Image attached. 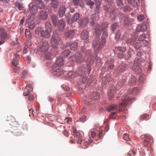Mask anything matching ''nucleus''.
Masks as SVG:
<instances>
[{"label":"nucleus","mask_w":156,"mask_h":156,"mask_svg":"<svg viewBox=\"0 0 156 156\" xmlns=\"http://www.w3.org/2000/svg\"><path fill=\"white\" fill-rule=\"evenodd\" d=\"M0 35H1L2 37L3 38H4L6 37L7 36V33L4 31L2 29V31L1 32Z\"/></svg>","instance_id":"obj_54"},{"label":"nucleus","mask_w":156,"mask_h":156,"mask_svg":"<svg viewBox=\"0 0 156 156\" xmlns=\"http://www.w3.org/2000/svg\"><path fill=\"white\" fill-rule=\"evenodd\" d=\"M129 4H131L134 7H137L138 4L135 0H126Z\"/></svg>","instance_id":"obj_38"},{"label":"nucleus","mask_w":156,"mask_h":156,"mask_svg":"<svg viewBox=\"0 0 156 156\" xmlns=\"http://www.w3.org/2000/svg\"><path fill=\"white\" fill-rule=\"evenodd\" d=\"M81 50L83 52L85 53L86 57L87 58V60L85 59L86 61L89 62L90 64H92L94 62V60L96 57V56H94L93 55H91V51L90 50H87L86 47L84 46L81 47Z\"/></svg>","instance_id":"obj_7"},{"label":"nucleus","mask_w":156,"mask_h":156,"mask_svg":"<svg viewBox=\"0 0 156 156\" xmlns=\"http://www.w3.org/2000/svg\"><path fill=\"white\" fill-rule=\"evenodd\" d=\"M65 59H64L63 57H58L57 58L55 62V64L52 67V69L54 72L57 73L56 75L60 76L64 73L62 69L60 67L64 65L65 62Z\"/></svg>","instance_id":"obj_3"},{"label":"nucleus","mask_w":156,"mask_h":156,"mask_svg":"<svg viewBox=\"0 0 156 156\" xmlns=\"http://www.w3.org/2000/svg\"><path fill=\"white\" fill-rule=\"evenodd\" d=\"M116 112H115L111 113L109 116L110 118L112 119H114L117 116L116 114Z\"/></svg>","instance_id":"obj_51"},{"label":"nucleus","mask_w":156,"mask_h":156,"mask_svg":"<svg viewBox=\"0 0 156 156\" xmlns=\"http://www.w3.org/2000/svg\"><path fill=\"white\" fill-rule=\"evenodd\" d=\"M126 48L124 47H117L115 48L114 49V53L115 55H117L119 58H121L124 56V58L126 60L129 59L131 57V54L133 50L130 49L125 55L123 52L126 50Z\"/></svg>","instance_id":"obj_2"},{"label":"nucleus","mask_w":156,"mask_h":156,"mask_svg":"<svg viewBox=\"0 0 156 156\" xmlns=\"http://www.w3.org/2000/svg\"><path fill=\"white\" fill-rule=\"evenodd\" d=\"M45 27L46 30H48L49 32H51L52 31V25L50 21H47L45 23Z\"/></svg>","instance_id":"obj_29"},{"label":"nucleus","mask_w":156,"mask_h":156,"mask_svg":"<svg viewBox=\"0 0 156 156\" xmlns=\"http://www.w3.org/2000/svg\"><path fill=\"white\" fill-rule=\"evenodd\" d=\"M86 83L88 85L90 84L91 83V81L88 79L86 76H83L82 77V80H80V83Z\"/></svg>","instance_id":"obj_36"},{"label":"nucleus","mask_w":156,"mask_h":156,"mask_svg":"<svg viewBox=\"0 0 156 156\" xmlns=\"http://www.w3.org/2000/svg\"><path fill=\"white\" fill-rule=\"evenodd\" d=\"M51 5L53 9H57L59 5V2L57 0H51Z\"/></svg>","instance_id":"obj_32"},{"label":"nucleus","mask_w":156,"mask_h":156,"mask_svg":"<svg viewBox=\"0 0 156 156\" xmlns=\"http://www.w3.org/2000/svg\"><path fill=\"white\" fill-rule=\"evenodd\" d=\"M65 127L61 125L57 127V129L59 131L63 130L64 129H65Z\"/></svg>","instance_id":"obj_63"},{"label":"nucleus","mask_w":156,"mask_h":156,"mask_svg":"<svg viewBox=\"0 0 156 156\" xmlns=\"http://www.w3.org/2000/svg\"><path fill=\"white\" fill-rule=\"evenodd\" d=\"M75 34V32L74 30H70L66 33L65 36L67 38H73Z\"/></svg>","instance_id":"obj_31"},{"label":"nucleus","mask_w":156,"mask_h":156,"mask_svg":"<svg viewBox=\"0 0 156 156\" xmlns=\"http://www.w3.org/2000/svg\"><path fill=\"white\" fill-rule=\"evenodd\" d=\"M84 58L82 54L79 52H76L75 56L74 57L72 56L69 58V61L71 62V64L72 63L76 61L78 63H81L84 60Z\"/></svg>","instance_id":"obj_10"},{"label":"nucleus","mask_w":156,"mask_h":156,"mask_svg":"<svg viewBox=\"0 0 156 156\" xmlns=\"http://www.w3.org/2000/svg\"><path fill=\"white\" fill-rule=\"evenodd\" d=\"M35 33L36 34L40 35L43 38H47L50 37L51 32L48 30H44L43 27H39L36 29Z\"/></svg>","instance_id":"obj_6"},{"label":"nucleus","mask_w":156,"mask_h":156,"mask_svg":"<svg viewBox=\"0 0 156 156\" xmlns=\"http://www.w3.org/2000/svg\"><path fill=\"white\" fill-rule=\"evenodd\" d=\"M15 5L19 10H23V5L21 4H20L18 2H16L15 3Z\"/></svg>","instance_id":"obj_46"},{"label":"nucleus","mask_w":156,"mask_h":156,"mask_svg":"<svg viewBox=\"0 0 156 156\" xmlns=\"http://www.w3.org/2000/svg\"><path fill=\"white\" fill-rule=\"evenodd\" d=\"M127 79L125 76H123L122 80L119 81L117 83L116 87L119 88L122 87L126 81Z\"/></svg>","instance_id":"obj_30"},{"label":"nucleus","mask_w":156,"mask_h":156,"mask_svg":"<svg viewBox=\"0 0 156 156\" xmlns=\"http://www.w3.org/2000/svg\"><path fill=\"white\" fill-rule=\"evenodd\" d=\"M34 2L37 7L39 9H42L44 8V3L41 0H35Z\"/></svg>","instance_id":"obj_24"},{"label":"nucleus","mask_w":156,"mask_h":156,"mask_svg":"<svg viewBox=\"0 0 156 156\" xmlns=\"http://www.w3.org/2000/svg\"><path fill=\"white\" fill-rule=\"evenodd\" d=\"M12 132L14 133V135L16 136H20L22 134V133L20 131V129L14 130Z\"/></svg>","instance_id":"obj_50"},{"label":"nucleus","mask_w":156,"mask_h":156,"mask_svg":"<svg viewBox=\"0 0 156 156\" xmlns=\"http://www.w3.org/2000/svg\"><path fill=\"white\" fill-rule=\"evenodd\" d=\"M73 134L75 136L74 139H70L69 140V142L72 144L75 143V140H77V143L79 144H81L83 140V139L82 137V135L80 134V133L76 132V129L75 128L73 129Z\"/></svg>","instance_id":"obj_9"},{"label":"nucleus","mask_w":156,"mask_h":156,"mask_svg":"<svg viewBox=\"0 0 156 156\" xmlns=\"http://www.w3.org/2000/svg\"><path fill=\"white\" fill-rule=\"evenodd\" d=\"M20 124L18 122H14L12 123V125L14 127V130H19V129L17 128V127H19V126L20 125Z\"/></svg>","instance_id":"obj_45"},{"label":"nucleus","mask_w":156,"mask_h":156,"mask_svg":"<svg viewBox=\"0 0 156 156\" xmlns=\"http://www.w3.org/2000/svg\"><path fill=\"white\" fill-rule=\"evenodd\" d=\"M83 0H73V2L75 5H81L83 3Z\"/></svg>","instance_id":"obj_43"},{"label":"nucleus","mask_w":156,"mask_h":156,"mask_svg":"<svg viewBox=\"0 0 156 156\" xmlns=\"http://www.w3.org/2000/svg\"><path fill=\"white\" fill-rule=\"evenodd\" d=\"M72 121V119L69 117H67L65 119V122L67 123H69Z\"/></svg>","instance_id":"obj_62"},{"label":"nucleus","mask_w":156,"mask_h":156,"mask_svg":"<svg viewBox=\"0 0 156 156\" xmlns=\"http://www.w3.org/2000/svg\"><path fill=\"white\" fill-rule=\"evenodd\" d=\"M108 25L107 23H102L101 26L98 24L96 25L94 32L98 37L101 35L102 31L104 30L106 28Z\"/></svg>","instance_id":"obj_11"},{"label":"nucleus","mask_w":156,"mask_h":156,"mask_svg":"<svg viewBox=\"0 0 156 156\" xmlns=\"http://www.w3.org/2000/svg\"><path fill=\"white\" fill-rule=\"evenodd\" d=\"M147 28V25L144 24H142L140 27V30L141 31H143L146 30Z\"/></svg>","instance_id":"obj_52"},{"label":"nucleus","mask_w":156,"mask_h":156,"mask_svg":"<svg viewBox=\"0 0 156 156\" xmlns=\"http://www.w3.org/2000/svg\"><path fill=\"white\" fill-rule=\"evenodd\" d=\"M102 131L98 132V131L95 130V131H90V134L91 136L94 138L95 140H97V137L98 139H100L101 138V135L102 134Z\"/></svg>","instance_id":"obj_16"},{"label":"nucleus","mask_w":156,"mask_h":156,"mask_svg":"<svg viewBox=\"0 0 156 156\" xmlns=\"http://www.w3.org/2000/svg\"><path fill=\"white\" fill-rule=\"evenodd\" d=\"M117 5L119 6H122L123 5L122 0H116Z\"/></svg>","instance_id":"obj_55"},{"label":"nucleus","mask_w":156,"mask_h":156,"mask_svg":"<svg viewBox=\"0 0 156 156\" xmlns=\"http://www.w3.org/2000/svg\"><path fill=\"white\" fill-rule=\"evenodd\" d=\"M88 19L87 18L83 19H80L79 20V24L82 27H84L88 22Z\"/></svg>","instance_id":"obj_26"},{"label":"nucleus","mask_w":156,"mask_h":156,"mask_svg":"<svg viewBox=\"0 0 156 156\" xmlns=\"http://www.w3.org/2000/svg\"><path fill=\"white\" fill-rule=\"evenodd\" d=\"M15 57L14 58L12 61V67L15 72H17V71L19 69V67L17 66L18 64V58L19 57V55L18 54H15Z\"/></svg>","instance_id":"obj_13"},{"label":"nucleus","mask_w":156,"mask_h":156,"mask_svg":"<svg viewBox=\"0 0 156 156\" xmlns=\"http://www.w3.org/2000/svg\"><path fill=\"white\" fill-rule=\"evenodd\" d=\"M138 41H137L135 43H134L133 44L134 48L136 49H138L142 45V42L140 41L138 42Z\"/></svg>","instance_id":"obj_44"},{"label":"nucleus","mask_w":156,"mask_h":156,"mask_svg":"<svg viewBox=\"0 0 156 156\" xmlns=\"http://www.w3.org/2000/svg\"><path fill=\"white\" fill-rule=\"evenodd\" d=\"M66 49L62 53L63 58H66L69 55L70 53H71V52L69 51V48H66Z\"/></svg>","instance_id":"obj_39"},{"label":"nucleus","mask_w":156,"mask_h":156,"mask_svg":"<svg viewBox=\"0 0 156 156\" xmlns=\"http://www.w3.org/2000/svg\"><path fill=\"white\" fill-rule=\"evenodd\" d=\"M149 118V116L147 114H144L141 116L140 120L141 121L147 120H148Z\"/></svg>","instance_id":"obj_41"},{"label":"nucleus","mask_w":156,"mask_h":156,"mask_svg":"<svg viewBox=\"0 0 156 156\" xmlns=\"http://www.w3.org/2000/svg\"><path fill=\"white\" fill-rule=\"evenodd\" d=\"M51 20L53 25L56 26L57 25V17L55 15H53L51 17Z\"/></svg>","instance_id":"obj_34"},{"label":"nucleus","mask_w":156,"mask_h":156,"mask_svg":"<svg viewBox=\"0 0 156 156\" xmlns=\"http://www.w3.org/2000/svg\"><path fill=\"white\" fill-rule=\"evenodd\" d=\"M145 80V76L144 75H141L140 77L139 80L140 82H142Z\"/></svg>","instance_id":"obj_59"},{"label":"nucleus","mask_w":156,"mask_h":156,"mask_svg":"<svg viewBox=\"0 0 156 156\" xmlns=\"http://www.w3.org/2000/svg\"><path fill=\"white\" fill-rule=\"evenodd\" d=\"M29 7V12L31 14H34L37 12V8L35 5L30 3Z\"/></svg>","instance_id":"obj_21"},{"label":"nucleus","mask_w":156,"mask_h":156,"mask_svg":"<svg viewBox=\"0 0 156 156\" xmlns=\"http://www.w3.org/2000/svg\"><path fill=\"white\" fill-rule=\"evenodd\" d=\"M96 3V8L97 9H98L101 5V0H94Z\"/></svg>","instance_id":"obj_58"},{"label":"nucleus","mask_w":156,"mask_h":156,"mask_svg":"<svg viewBox=\"0 0 156 156\" xmlns=\"http://www.w3.org/2000/svg\"><path fill=\"white\" fill-rule=\"evenodd\" d=\"M138 35L136 34L134 35H132L131 37H129L126 39V42L127 44L133 45Z\"/></svg>","instance_id":"obj_18"},{"label":"nucleus","mask_w":156,"mask_h":156,"mask_svg":"<svg viewBox=\"0 0 156 156\" xmlns=\"http://www.w3.org/2000/svg\"><path fill=\"white\" fill-rule=\"evenodd\" d=\"M87 69L84 67L81 66L79 68L77 72H75L70 71L68 73V76L69 78H73L77 75L81 76H83L87 74Z\"/></svg>","instance_id":"obj_5"},{"label":"nucleus","mask_w":156,"mask_h":156,"mask_svg":"<svg viewBox=\"0 0 156 156\" xmlns=\"http://www.w3.org/2000/svg\"><path fill=\"white\" fill-rule=\"evenodd\" d=\"M112 14H113L114 17L116 16L117 15H118L119 13V10L115 8L112 9Z\"/></svg>","instance_id":"obj_47"},{"label":"nucleus","mask_w":156,"mask_h":156,"mask_svg":"<svg viewBox=\"0 0 156 156\" xmlns=\"http://www.w3.org/2000/svg\"><path fill=\"white\" fill-rule=\"evenodd\" d=\"M50 45L48 42L44 41L38 43V50L39 51L45 52L47 51L49 48Z\"/></svg>","instance_id":"obj_12"},{"label":"nucleus","mask_w":156,"mask_h":156,"mask_svg":"<svg viewBox=\"0 0 156 156\" xmlns=\"http://www.w3.org/2000/svg\"><path fill=\"white\" fill-rule=\"evenodd\" d=\"M80 17V14L79 13H76L71 18L69 19L68 20V23L69 24H72L73 23L77 21Z\"/></svg>","instance_id":"obj_20"},{"label":"nucleus","mask_w":156,"mask_h":156,"mask_svg":"<svg viewBox=\"0 0 156 156\" xmlns=\"http://www.w3.org/2000/svg\"><path fill=\"white\" fill-rule=\"evenodd\" d=\"M66 9L65 6L61 5L60 6L58 13L60 17H62L63 16L65 13Z\"/></svg>","instance_id":"obj_25"},{"label":"nucleus","mask_w":156,"mask_h":156,"mask_svg":"<svg viewBox=\"0 0 156 156\" xmlns=\"http://www.w3.org/2000/svg\"><path fill=\"white\" fill-rule=\"evenodd\" d=\"M124 24L125 25H129L130 24V22L129 19L126 18L124 20Z\"/></svg>","instance_id":"obj_64"},{"label":"nucleus","mask_w":156,"mask_h":156,"mask_svg":"<svg viewBox=\"0 0 156 156\" xmlns=\"http://www.w3.org/2000/svg\"><path fill=\"white\" fill-rule=\"evenodd\" d=\"M57 52L58 48L57 47H55V48H53L51 53H48L46 55L45 58L48 59H50L53 58Z\"/></svg>","instance_id":"obj_15"},{"label":"nucleus","mask_w":156,"mask_h":156,"mask_svg":"<svg viewBox=\"0 0 156 156\" xmlns=\"http://www.w3.org/2000/svg\"><path fill=\"white\" fill-rule=\"evenodd\" d=\"M126 103H125L123 101L122 103H120L119 105V108H118L117 106L115 104H112L106 106V109L108 112L114 111L115 112H118L120 111L122 108V106H126Z\"/></svg>","instance_id":"obj_8"},{"label":"nucleus","mask_w":156,"mask_h":156,"mask_svg":"<svg viewBox=\"0 0 156 156\" xmlns=\"http://www.w3.org/2000/svg\"><path fill=\"white\" fill-rule=\"evenodd\" d=\"M113 60L112 58H108L106 62V64L108 65V69H111L114 67V65L113 64Z\"/></svg>","instance_id":"obj_28"},{"label":"nucleus","mask_w":156,"mask_h":156,"mask_svg":"<svg viewBox=\"0 0 156 156\" xmlns=\"http://www.w3.org/2000/svg\"><path fill=\"white\" fill-rule=\"evenodd\" d=\"M48 16V14L45 10H41L39 13V18L42 20H46Z\"/></svg>","instance_id":"obj_22"},{"label":"nucleus","mask_w":156,"mask_h":156,"mask_svg":"<svg viewBox=\"0 0 156 156\" xmlns=\"http://www.w3.org/2000/svg\"><path fill=\"white\" fill-rule=\"evenodd\" d=\"M139 90V88L138 87H136L133 88L129 89V93H130V94H136L138 92Z\"/></svg>","instance_id":"obj_40"},{"label":"nucleus","mask_w":156,"mask_h":156,"mask_svg":"<svg viewBox=\"0 0 156 156\" xmlns=\"http://www.w3.org/2000/svg\"><path fill=\"white\" fill-rule=\"evenodd\" d=\"M65 21L62 19H61L57 23L58 28L60 31H62L65 26Z\"/></svg>","instance_id":"obj_23"},{"label":"nucleus","mask_w":156,"mask_h":156,"mask_svg":"<svg viewBox=\"0 0 156 156\" xmlns=\"http://www.w3.org/2000/svg\"><path fill=\"white\" fill-rule=\"evenodd\" d=\"M99 94L97 92H95L92 93L90 95L89 98L88 99L87 98L85 99V100L87 102V105H90L92 103H90L91 101H90V100H98L99 99Z\"/></svg>","instance_id":"obj_14"},{"label":"nucleus","mask_w":156,"mask_h":156,"mask_svg":"<svg viewBox=\"0 0 156 156\" xmlns=\"http://www.w3.org/2000/svg\"><path fill=\"white\" fill-rule=\"evenodd\" d=\"M136 79L134 76H131L129 81V83L130 85H133L136 82Z\"/></svg>","instance_id":"obj_35"},{"label":"nucleus","mask_w":156,"mask_h":156,"mask_svg":"<svg viewBox=\"0 0 156 156\" xmlns=\"http://www.w3.org/2000/svg\"><path fill=\"white\" fill-rule=\"evenodd\" d=\"M127 64L125 63H122L117 68V70L119 72H122L127 69Z\"/></svg>","instance_id":"obj_27"},{"label":"nucleus","mask_w":156,"mask_h":156,"mask_svg":"<svg viewBox=\"0 0 156 156\" xmlns=\"http://www.w3.org/2000/svg\"><path fill=\"white\" fill-rule=\"evenodd\" d=\"M50 42L53 48H54L55 47H56L55 45H59L62 44V40L57 31H53L51 38Z\"/></svg>","instance_id":"obj_4"},{"label":"nucleus","mask_w":156,"mask_h":156,"mask_svg":"<svg viewBox=\"0 0 156 156\" xmlns=\"http://www.w3.org/2000/svg\"><path fill=\"white\" fill-rule=\"evenodd\" d=\"M122 9L124 12H126L129 11L130 8L129 6L126 5L123 7Z\"/></svg>","instance_id":"obj_60"},{"label":"nucleus","mask_w":156,"mask_h":156,"mask_svg":"<svg viewBox=\"0 0 156 156\" xmlns=\"http://www.w3.org/2000/svg\"><path fill=\"white\" fill-rule=\"evenodd\" d=\"M115 90L114 89L109 90L108 91V98L109 100L112 99L114 97Z\"/></svg>","instance_id":"obj_37"},{"label":"nucleus","mask_w":156,"mask_h":156,"mask_svg":"<svg viewBox=\"0 0 156 156\" xmlns=\"http://www.w3.org/2000/svg\"><path fill=\"white\" fill-rule=\"evenodd\" d=\"M77 44L76 42H74L71 44L70 42H68L66 44V48H69L71 51H74L77 50Z\"/></svg>","instance_id":"obj_17"},{"label":"nucleus","mask_w":156,"mask_h":156,"mask_svg":"<svg viewBox=\"0 0 156 156\" xmlns=\"http://www.w3.org/2000/svg\"><path fill=\"white\" fill-rule=\"evenodd\" d=\"M121 34V33L120 31V30L118 31L116 34L115 38L116 40H118L120 37Z\"/></svg>","instance_id":"obj_56"},{"label":"nucleus","mask_w":156,"mask_h":156,"mask_svg":"<svg viewBox=\"0 0 156 156\" xmlns=\"http://www.w3.org/2000/svg\"><path fill=\"white\" fill-rule=\"evenodd\" d=\"M81 37L83 39H87L88 37V32L86 30H83L81 32Z\"/></svg>","instance_id":"obj_33"},{"label":"nucleus","mask_w":156,"mask_h":156,"mask_svg":"<svg viewBox=\"0 0 156 156\" xmlns=\"http://www.w3.org/2000/svg\"><path fill=\"white\" fill-rule=\"evenodd\" d=\"M118 27V25L117 24H114L112 26L111 29L112 31H114Z\"/></svg>","instance_id":"obj_57"},{"label":"nucleus","mask_w":156,"mask_h":156,"mask_svg":"<svg viewBox=\"0 0 156 156\" xmlns=\"http://www.w3.org/2000/svg\"><path fill=\"white\" fill-rule=\"evenodd\" d=\"M86 4L89 5L91 9L92 8V6L94 5V3L92 0H85Z\"/></svg>","instance_id":"obj_42"},{"label":"nucleus","mask_w":156,"mask_h":156,"mask_svg":"<svg viewBox=\"0 0 156 156\" xmlns=\"http://www.w3.org/2000/svg\"><path fill=\"white\" fill-rule=\"evenodd\" d=\"M98 17H96L95 14L92 15L91 16L92 20L90 24L91 25H93L95 24V22Z\"/></svg>","instance_id":"obj_48"},{"label":"nucleus","mask_w":156,"mask_h":156,"mask_svg":"<svg viewBox=\"0 0 156 156\" xmlns=\"http://www.w3.org/2000/svg\"><path fill=\"white\" fill-rule=\"evenodd\" d=\"M141 137L142 139H143L144 141L143 144L144 146L145 147H147L151 140V137L149 136L145 135H141Z\"/></svg>","instance_id":"obj_19"},{"label":"nucleus","mask_w":156,"mask_h":156,"mask_svg":"<svg viewBox=\"0 0 156 156\" xmlns=\"http://www.w3.org/2000/svg\"><path fill=\"white\" fill-rule=\"evenodd\" d=\"M107 36L108 33L105 31L102 34L101 39L97 38L94 41L93 46L95 51H100L104 47L106 42V38Z\"/></svg>","instance_id":"obj_1"},{"label":"nucleus","mask_w":156,"mask_h":156,"mask_svg":"<svg viewBox=\"0 0 156 156\" xmlns=\"http://www.w3.org/2000/svg\"><path fill=\"white\" fill-rule=\"evenodd\" d=\"M145 18V16L144 15H139L137 16V19L140 21H142Z\"/></svg>","instance_id":"obj_53"},{"label":"nucleus","mask_w":156,"mask_h":156,"mask_svg":"<svg viewBox=\"0 0 156 156\" xmlns=\"http://www.w3.org/2000/svg\"><path fill=\"white\" fill-rule=\"evenodd\" d=\"M123 138L124 140H129V135L127 134H124V135L123 137Z\"/></svg>","instance_id":"obj_61"},{"label":"nucleus","mask_w":156,"mask_h":156,"mask_svg":"<svg viewBox=\"0 0 156 156\" xmlns=\"http://www.w3.org/2000/svg\"><path fill=\"white\" fill-rule=\"evenodd\" d=\"M146 35L145 34H143L140 36L138 41H140L141 42L144 41V39L146 37Z\"/></svg>","instance_id":"obj_49"}]
</instances>
